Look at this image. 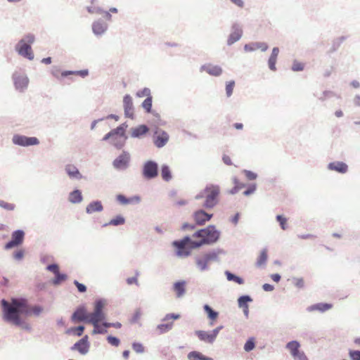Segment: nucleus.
Returning a JSON list of instances; mask_svg holds the SVG:
<instances>
[{
    "label": "nucleus",
    "instance_id": "f257e3e1",
    "mask_svg": "<svg viewBox=\"0 0 360 360\" xmlns=\"http://www.w3.org/2000/svg\"><path fill=\"white\" fill-rule=\"evenodd\" d=\"M2 311V319L7 323L13 324L22 316H31V305L27 300L22 297H12L8 302L5 299L0 301Z\"/></svg>",
    "mask_w": 360,
    "mask_h": 360
},
{
    "label": "nucleus",
    "instance_id": "f03ea898",
    "mask_svg": "<svg viewBox=\"0 0 360 360\" xmlns=\"http://www.w3.org/2000/svg\"><path fill=\"white\" fill-rule=\"evenodd\" d=\"M35 37L33 34H25L15 45V50L21 56L29 60H32L34 58L32 49V44L34 42Z\"/></svg>",
    "mask_w": 360,
    "mask_h": 360
},
{
    "label": "nucleus",
    "instance_id": "7ed1b4c3",
    "mask_svg": "<svg viewBox=\"0 0 360 360\" xmlns=\"http://www.w3.org/2000/svg\"><path fill=\"white\" fill-rule=\"evenodd\" d=\"M205 191H207V196L202 205V207L207 210H212L219 202V196L221 193L220 187L217 184H207L205 186Z\"/></svg>",
    "mask_w": 360,
    "mask_h": 360
},
{
    "label": "nucleus",
    "instance_id": "20e7f679",
    "mask_svg": "<svg viewBox=\"0 0 360 360\" xmlns=\"http://www.w3.org/2000/svg\"><path fill=\"white\" fill-rule=\"evenodd\" d=\"M193 239L188 235L185 236L180 240H175L172 243V246L176 250V255L180 257H186L190 255V250L188 249L191 245Z\"/></svg>",
    "mask_w": 360,
    "mask_h": 360
},
{
    "label": "nucleus",
    "instance_id": "39448f33",
    "mask_svg": "<svg viewBox=\"0 0 360 360\" xmlns=\"http://www.w3.org/2000/svg\"><path fill=\"white\" fill-rule=\"evenodd\" d=\"M141 175L146 180H152L159 175V165L153 160H148L141 167Z\"/></svg>",
    "mask_w": 360,
    "mask_h": 360
},
{
    "label": "nucleus",
    "instance_id": "423d86ee",
    "mask_svg": "<svg viewBox=\"0 0 360 360\" xmlns=\"http://www.w3.org/2000/svg\"><path fill=\"white\" fill-rule=\"evenodd\" d=\"M202 238L207 245H212L217 243L221 236V231L214 225L210 224L203 228Z\"/></svg>",
    "mask_w": 360,
    "mask_h": 360
},
{
    "label": "nucleus",
    "instance_id": "0eeeda50",
    "mask_svg": "<svg viewBox=\"0 0 360 360\" xmlns=\"http://www.w3.org/2000/svg\"><path fill=\"white\" fill-rule=\"evenodd\" d=\"M105 304L106 301L105 299L99 298L95 300L93 312L90 313L91 319L96 321V325H92L94 327L98 326L99 320L106 319V314L103 311Z\"/></svg>",
    "mask_w": 360,
    "mask_h": 360
},
{
    "label": "nucleus",
    "instance_id": "6e6552de",
    "mask_svg": "<svg viewBox=\"0 0 360 360\" xmlns=\"http://www.w3.org/2000/svg\"><path fill=\"white\" fill-rule=\"evenodd\" d=\"M71 321L73 322L80 321L96 325V321L91 319L90 313L87 311L84 305H79L75 309L72 314Z\"/></svg>",
    "mask_w": 360,
    "mask_h": 360
},
{
    "label": "nucleus",
    "instance_id": "1a4fd4ad",
    "mask_svg": "<svg viewBox=\"0 0 360 360\" xmlns=\"http://www.w3.org/2000/svg\"><path fill=\"white\" fill-rule=\"evenodd\" d=\"M25 235V231L22 229L13 231L11 240L4 245V249L8 250L20 246L24 242Z\"/></svg>",
    "mask_w": 360,
    "mask_h": 360
},
{
    "label": "nucleus",
    "instance_id": "9d476101",
    "mask_svg": "<svg viewBox=\"0 0 360 360\" xmlns=\"http://www.w3.org/2000/svg\"><path fill=\"white\" fill-rule=\"evenodd\" d=\"M181 317L179 314L176 313H169L167 314L162 319V322H167L164 323H160L157 326V330L159 331L160 334H164L169 330H171L174 326L173 321H169V320H177Z\"/></svg>",
    "mask_w": 360,
    "mask_h": 360
},
{
    "label": "nucleus",
    "instance_id": "9b49d317",
    "mask_svg": "<svg viewBox=\"0 0 360 360\" xmlns=\"http://www.w3.org/2000/svg\"><path fill=\"white\" fill-rule=\"evenodd\" d=\"M12 142L13 144L28 147L39 144V140L35 136H27L25 135L16 134L13 136Z\"/></svg>",
    "mask_w": 360,
    "mask_h": 360
},
{
    "label": "nucleus",
    "instance_id": "f8f14e48",
    "mask_svg": "<svg viewBox=\"0 0 360 360\" xmlns=\"http://www.w3.org/2000/svg\"><path fill=\"white\" fill-rule=\"evenodd\" d=\"M169 136L168 133L156 127L153 131V142L158 148H163L169 141Z\"/></svg>",
    "mask_w": 360,
    "mask_h": 360
},
{
    "label": "nucleus",
    "instance_id": "ddd939ff",
    "mask_svg": "<svg viewBox=\"0 0 360 360\" xmlns=\"http://www.w3.org/2000/svg\"><path fill=\"white\" fill-rule=\"evenodd\" d=\"M12 79L17 91L23 92L27 88L29 79L25 75L15 72L12 75Z\"/></svg>",
    "mask_w": 360,
    "mask_h": 360
},
{
    "label": "nucleus",
    "instance_id": "4468645a",
    "mask_svg": "<svg viewBox=\"0 0 360 360\" xmlns=\"http://www.w3.org/2000/svg\"><path fill=\"white\" fill-rule=\"evenodd\" d=\"M90 342L87 335H84L81 339L77 341L71 347L72 351H77L82 355H86L90 349Z\"/></svg>",
    "mask_w": 360,
    "mask_h": 360
},
{
    "label": "nucleus",
    "instance_id": "2eb2a0df",
    "mask_svg": "<svg viewBox=\"0 0 360 360\" xmlns=\"http://www.w3.org/2000/svg\"><path fill=\"white\" fill-rule=\"evenodd\" d=\"M130 155L127 151L123 150L112 162L113 167L118 170L126 169L129 165Z\"/></svg>",
    "mask_w": 360,
    "mask_h": 360
},
{
    "label": "nucleus",
    "instance_id": "dca6fc26",
    "mask_svg": "<svg viewBox=\"0 0 360 360\" xmlns=\"http://www.w3.org/2000/svg\"><path fill=\"white\" fill-rule=\"evenodd\" d=\"M202 207L193 213V218L196 225L202 226L213 217V214L207 212Z\"/></svg>",
    "mask_w": 360,
    "mask_h": 360
},
{
    "label": "nucleus",
    "instance_id": "f3484780",
    "mask_svg": "<svg viewBox=\"0 0 360 360\" xmlns=\"http://www.w3.org/2000/svg\"><path fill=\"white\" fill-rule=\"evenodd\" d=\"M123 108L124 116L133 120L134 118V107L132 97L129 94H125L123 97Z\"/></svg>",
    "mask_w": 360,
    "mask_h": 360
},
{
    "label": "nucleus",
    "instance_id": "a211bd4d",
    "mask_svg": "<svg viewBox=\"0 0 360 360\" xmlns=\"http://www.w3.org/2000/svg\"><path fill=\"white\" fill-rule=\"evenodd\" d=\"M200 71H205L210 75L214 77H219L223 72V70L219 65H212L211 63H207L201 65Z\"/></svg>",
    "mask_w": 360,
    "mask_h": 360
},
{
    "label": "nucleus",
    "instance_id": "6ab92c4d",
    "mask_svg": "<svg viewBox=\"0 0 360 360\" xmlns=\"http://www.w3.org/2000/svg\"><path fill=\"white\" fill-rule=\"evenodd\" d=\"M149 132V127L144 124L130 129V136L134 139H142Z\"/></svg>",
    "mask_w": 360,
    "mask_h": 360
},
{
    "label": "nucleus",
    "instance_id": "aec40b11",
    "mask_svg": "<svg viewBox=\"0 0 360 360\" xmlns=\"http://www.w3.org/2000/svg\"><path fill=\"white\" fill-rule=\"evenodd\" d=\"M333 305L328 302H318L308 306L306 308L307 312H313L317 311L320 313H324L333 308Z\"/></svg>",
    "mask_w": 360,
    "mask_h": 360
},
{
    "label": "nucleus",
    "instance_id": "412c9836",
    "mask_svg": "<svg viewBox=\"0 0 360 360\" xmlns=\"http://www.w3.org/2000/svg\"><path fill=\"white\" fill-rule=\"evenodd\" d=\"M327 169L340 174H345L348 171V165L342 161H334L328 164Z\"/></svg>",
    "mask_w": 360,
    "mask_h": 360
},
{
    "label": "nucleus",
    "instance_id": "4be33fe9",
    "mask_svg": "<svg viewBox=\"0 0 360 360\" xmlns=\"http://www.w3.org/2000/svg\"><path fill=\"white\" fill-rule=\"evenodd\" d=\"M117 201L121 205L138 204L141 202V197L139 195H135L131 197L127 198L124 194H117L116 195Z\"/></svg>",
    "mask_w": 360,
    "mask_h": 360
},
{
    "label": "nucleus",
    "instance_id": "5701e85b",
    "mask_svg": "<svg viewBox=\"0 0 360 360\" xmlns=\"http://www.w3.org/2000/svg\"><path fill=\"white\" fill-rule=\"evenodd\" d=\"M108 29V24L101 19H99L92 24L93 33L96 36L103 35Z\"/></svg>",
    "mask_w": 360,
    "mask_h": 360
},
{
    "label": "nucleus",
    "instance_id": "b1692460",
    "mask_svg": "<svg viewBox=\"0 0 360 360\" xmlns=\"http://www.w3.org/2000/svg\"><path fill=\"white\" fill-rule=\"evenodd\" d=\"M65 171L71 179L80 180L83 177L79 170L74 165H67L65 167Z\"/></svg>",
    "mask_w": 360,
    "mask_h": 360
},
{
    "label": "nucleus",
    "instance_id": "393cba45",
    "mask_svg": "<svg viewBox=\"0 0 360 360\" xmlns=\"http://www.w3.org/2000/svg\"><path fill=\"white\" fill-rule=\"evenodd\" d=\"M86 212L92 214L94 212H101L103 210V206L101 200H96L89 202L86 207Z\"/></svg>",
    "mask_w": 360,
    "mask_h": 360
},
{
    "label": "nucleus",
    "instance_id": "a878e982",
    "mask_svg": "<svg viewBox=\"0 0 360 360\" xmlns=\"http://www.w3.org/2000/svg\"><path fill=\"white\" fill-rule=\"evenodd\" d=\"M186 282L184 280H179L173 283L172 290L175 292L177 297H181L186 293Z\"/></svg>",
    "mask_w": 360,
    "mask_h": 360
},
{
    "label": "nucleus",
    "instance_id": "bb28decb",
    "mask_svg": "<svg viewBox=\"0 0 360 360\" xmlns=\"http://www.w3.org/2000/svg\"><path fill=\"white\" fill-rule=\"evenodd\" d=\"M279 51H280L278 47H274L268 59V67L271 71L276 70V64Z\"/></svg>",
    "mask_w": 360,
    "mask_h": 360
},
{
    "label": "nucleus",
    "instance_id": "cd10ccee",
    "mask_svg": "<svg viewBox=\"0 0 360 360\" xmlns=\"http://www.w3.org/2000/svg\"><path fill=\"white\" fill-rule=\"evenodd\" d=\"M194 333L198 338V339L202 342L209 344H212L214 342L210 332L198 330H195Z\"/></svg>",
    "mask_w": 360,
    "mask_h": 360
},
{
    "label": "nucleus",
    "instance_id": "c85d7f7f",
    "mask_svg": "<svg viewBox=\"0 0 360 360\" xmlns=\"http://www.w3.org/2000/svg\"><path fill=\"white\" fill-rule=\"evenodd\" d=\"M212 262L205 254L202 257H196L195 264L200 271L208 270V264Z\"/></svg>",
    "mask_w": 360,
    "mask_h": 360
},
{
    "label": "nucleus",
    "instance_id": "c756f323",
    "mask_svg": "<svg viewBox=\"0 0 360 360\" xmlns=\"http://www.w3.org/2000/svg\"><path fill=\"white\" fill-rule=\"evenodd\" d=\"M159 172H160L163 181L169 182L172 179V173L168 165H162L160 169H159Z\"/></svg>",
    "mask_w": 360,
    "mask_h": 360
},
{
    "label": "nucleus",
    "instance_id": "7c9ffc66",
    "mask_svg": "<svg viewBox=\"0 0 360 360\" xmlns=\"http://www.w3.org/2000/svg\"><path fill=\"white\" fill-rule=\"evenodd\" d=\"M68 200L72 204L80 203L83 200V195L79 189L75 188L69 193Z\"/></svg>",
    "mask_w": 360,
    "mask_h": 360
},
{
    "label": "nucleus",
    "instance_id": "2f4dec72",
    "mask_svg": "<svg viewBox=\"0 0 360 360\" xmlns=\"http://www.w3.org/2000/svg\"><path fill=\"white\" fill-rule=\"evenodd\" d=\"M226 251L221 248H215L205 253V255L212 261V262H219V256L220 255H225Z\"/></svg>",
    "mask_w": 360,
    "mask_h": 360
},
{
    "label": "nucleus",
    "instance_id": "473e14b6",
    "mask_svg": "<svg viewBox=\"0 0 360 360\" xmlns=\"http://www.w3.org/2000/svg\"><path fill=\"white\" fill-rule=\"evenodd\" d=\"M188 360H214L210 356L204 355L198 351H191L187 355Z\"/></svg>",
    "mask_w": 360,
    "mask_h": 360
},
{
    "label": "nucleus",
    "instance_id": "72a5a7b5",
    "mask_svg": "<svg viewBox=\"0 0 360 360\" xmlns=\"http://www.w3.org/2000/svg\"><path fill=\"white\" fill-rule=\"evenodd\" d=\"M224 274L229 281H232L239 285H243L245 283V281L242 277L232 273L229 270H226Z\"/></svg>",
    "mask_w": 360,
    "mask_h": 360
},
{
    "label": "nucleus",
    "instance_id": "f704fd0d",
    "mask_svg": "<svg viewBox=\"0 0 360 360\" xmlns=\"http://www.w3.org/2000/svg\"><path fill=\"white\" fill-rule=\"evenodd\" d=\"M237 302L239 308H245L249 307V303L253 302V299L249 295H243L238 297Z\"/></svg>",
    "mask_w": 360,
    "mask_h": 360
},
{
    "label": "nucleus",
    "instance_id": "c9c22d12",
    "mask_svg": "<svg viewBox=\"0 0 360 360\" xmlns=\"http://www.w3.org/2000/svg\"><path fill=\"white\" fill-rule=\"evenodd\" d=\"M126 221L125 218L122 214H117L112 218L108 223L103 224V226H120L123 225Z\"/></svg>",
    "mask_w": 360,
    "mask_h": 360
},
{
    "label": "nucleus",
    "instance_id": "e433bc0d",
    "mask_svg": "<svg viewBox=\"0 0 360 360\" xmlns=\"http://www.w3.org/2000/svg\"><path fill=\"white\" fill-rule=\"evenodd\" d=\"M85 327L83 325H79L76 327H70L68 328L65 333L68 335H73L77 337L82 336Z\"/></svg>",
    "mask_w": 360,
    "mask_h": 360
},
{
    "label": "nucleus",
    "instance_id": "4c0bfd02",
    "mask_svg": "<svg viewBox=\"0 0 360 360\" xmlns=\"http://www.w3.org/2000/svg\"><path fill=\"white\" fill-rule=\"evenodd\" d=\"M128 137H117L111 139L110 143L117 150L122 149L126 143Z\"/></svg>",
    "mask_w": 360,
    "mask_h": 360
},
{
    "label": "nucleus",
    "instance_id": "58836bf2",
    "mask_svg": "<svg viewBox=\"0 0 360 360\" xmlns=\"http://www.w3.org/2000/svg\"><path fill=\"white\" fill-rule=\"evenodd\" d=\"M203 309L205 312L207 314V318L209 319L214 321L218 318L219 312L213 309L209 304H204Z\"/></svg>",
    "mask_w": 360,
    "mask_h": 360
},
{
    "label": "nucleus",
    "instance_id": "ea45409f",
    "mask_svg": "<svg viewBox=\"0 0 360 360\" xmlns=\"http://www.w3.org/2000/svg\"><path fill=\"white\" fill-rule=\"evenodd\" d=\"M54 275L55 276L52 278L51 283L55 286L59 285L68 279L67 274L60 273V271L55 274Z\"/></svg>",
    "mask_w": 360,
    "mask_h": 360
},
{
    "label": "nucleus",
    "instance_id": "a19ab883",
    "mask_svg": "<svg viewBox=\"0 0 360 360\" xmlns=\"http://www.w3.org/2000/svg\"><path fill=\"white\" fill-rule=\"evenodd\" d=\"M300 343L297 340H291L285 345V348L290 351L291 355L300 351Z\"/></svg>",
    "mask_w": 360,
    "mask_h": 360
},
{
    "label": "nucleus",
    "instance_id": "79ce46f5",
    "mask_svg": "<svg viewBox=\"0 0 360 360\" xmlns=\"http://www.w3.org/2000/svg\"><path fill=\"white\" fill-rule=\"evenodd\" d=\"M347 39V37L345 36H341L340 37H338L335 39L333 41L332 46L329 50V53H333L335 52L341 46V44L343 43V41Z\"/></svg>",
    "mask_w": 360,
    "mask_h": 360
},
{
    "label": "nucleus",
    "instance_id": "37998d69",
    "mask_svg": "<svg viewBox=\"0 0 360 360\" xmlns=\"http://www.w3.org/2000/svg\"><path fill=\"white\" fill-rule=\"evenodd\" d=\"M268 259V255H267V249L264 248L260 252L259 255L258 256L257 259L256 265L257 266H261L262 265H264L266 263Z\"/></svg>",
    "mask_w": 360,
    "mask_h": 360
},
{
    "label": "nucleus",
    "instance_id": "c03bdc74",
    "mask_svg": "<svg viewBox=\"0 0 360 360\" xmlns=\"http://www.w3.org/2000/svg\"><path fill=\"white\" fill-rule=\"evenodd\" d=\"M255 346H256V343H255V338L250 337L245 342L244 346H243V349L246 352H250L255 348Z\"/></svg>",
    "mask_w": 360,
    "mask_h": 360
},
{
    "label": "nucleus",
    "instance_id": "a18cd8bd",
    "mask_svg": "<svg viewBox=\"0 0 360 360\" xmlns=\"http://www.w3.org/2000/svg\"><path fill=\"white\" fill-rule=\"evenodd\" d=\"M233 181L234 186L230 190V193L232 195L237 193L240 188L246 186L245 184L240 183L237 177H233Z\"/></svg>",
    "mask_w": 360,
    "mask_h": 360
},
{
    "label": "nucleus",
    "instance_id": "49530a36",
    "mask_svg": "<svg viewBox=\"0 0 360 360\" xmlns=\"http://www.w3.org/2000/svg\"><path fill=\"white\" fill-rule=\"evenodd\" d=\"M141 107L147 113L152 112L153 96L146 98V99L141 103Z\"/></svg>",
    "mask_w": 360,
    "mask_h": 360
},
{
    "label": "nucleus",
    "instance_id": "de8ad7c7",
    "mask_svg": "<svg viewBox=\"0 0 360 360\" xmlns=\"http://www.w3.org/2000/svg\"><path fill=\"white\" fill-rule=\"evenodd\" d=\"M231 32L243 36V31L242 25L238 21L233 22L231 26Z\"/></svg>",
    "mask_w": 360,
    "mask_h": 360
},
{
    "label": "nucleus",
    "instance_id": "09e8293b",
    "mask_svg": "<svg viewBox=\"0 0 360 360\" xmlns=\"http://www.w3.org/2000/svg\"><path fill=\"white\" fill-rule=\"evenodd\" d=\"M204 245H207L202 239L193 240L191 245L188 249L190 250V255L191 254L192 250L198 249Z\"/></svg>",
    "mask_w": 360,
    "mask_h": 360
},
{
    "label": "nucleus",
    "instance_id": "8fccbe9b",
    "mask_svg": "<svg viewBox=\"0 0 360 360\" xmlns=\"http://www.w3.org/2000/svg\"><path fill=\"white\" fill-rule=\"evenodd\" d=\"M242 37H243L242 35H239V34H236L235 33L231 32L227 38V41H226L227 45L229 46L233 45V44H235L236 42L239 41Z\"/></svg>",
    "mask_w": 360,
    "mask_h": 360
},
{
    "label": "nucleus",
    "instance_id": "3c124183",
    "mask_svg": "<svg viewBox=\"0 0 360 360\" xmlns=\"http://www.w3.org/2000/svg\"><path fill=\"white\" fill-rule=\"evenodd\" d=\"M13 325L21 327L22 329L27 331H30L32 330V327L30 326V325L25 322L22 317H21L19 319H17L16 321L13 323Z\"/></svg>",
    "mask_w": 360,
    "mask_h": 360
},
{
    "label": "nucleus",
    "instance_id": "603ef678",
    "mask_svg": "<svg viewBox=\"0 0 360 360\" xmlns=\"http://www.w3.org/2000/svg\"><path fill=\"white\" fill-rule=\"evenodd\" d=\"M276 219L277 222L279 224L280 227L282 230H286L288 228L287 226V218L283 214H278L276 217Z\"/></svg>",
    "mask_w": 360,
    "mask_h": 360
},
{
    "label": "nucleus",
    "instance_id": "864d4df0",
    "mask_svg": "<svg viewBox=\"0 0 360 360\" xmlns=\"http://www.w3.org/2000/svg\"><path fill=\"white\" fill-rule=\"evenodd\" d=\"M235 84L236 83L234 80H230L226 82V95L228 98L231 96V95L233 94Z\"/></svg>",
    "mask_w": 360,
    "mask_h": 360
},
{
    "label": "nucleus",
    "instance_id": "5fc2aeb1",
    "mask_svg": "<svg viewBox=\"0 0 360 360\" xmlns=\"http://www.w3.org/2000/svg\"><path fill=\"white\" fill-rule=\"evenodd\" d=\"M242 173L245 175L246 179L249 181L255 180L258 176V175L256 172H252L251 170H248V169H243L242 171Z\"/></svg>",
    "mask_w": 360,
    "mask_h": 360
},
{
    "label": "nucleus",
    "instance_id": "6e6d98bb",
    "mask_svg": "<svg viewBox=\"0 0 360 360\" xmlns=\"http://www.w3.org/2000/svg\"><path fill=\"white\" fill-rule=\"evenodd\" d=\"M131 347L138 354H143L145 352L144 346L139 342H132Z\"/></svg>",
    "mask_w": 360,
    "mask_h": 360
},
{
    "label": "nucleus",
    "instance_id": "4d7b16f0",
    "mask_svg": "<svg viewBox=\"0 0 360 360\" xmlns=\"http://www.w3.org/2000/svg\"><path fill=\"white\" fill-rule=\"evenodd\" d=\"M136 96L139 98H143V97H149L152 96L150 93V89L148 87H144L143 89L138 91L136 93Z\"/></svg>",
    "mask_w": 360,
    "mask_h": 360
},
{
    "label": "nucleus",
    "instance_id": "13d9d810",
    "mask_svg": "<svg viewBox=\"0 0 360 360\" xmlns=\"http://www.w3.org/2000/svg\"><path fill=\"white\" fill-rule=\"evenodd\" d=\"M106 340L110 345L114 347H118L120 344V340L112 335H108Z\"/></svg>",
    "mask_w": 360,
    "mask_h": 360
},
{
    "label": "nucleus",
    "instance_id": "bf43d9fd",
    "mask_svg": "<svg viewBox=\"0 0 360 360\" xmlns=\"http://www.w3.org/2000/svg\"><path fill=\"white\" fill-rule=\"evenodd\" d=\"M0 207L8 211H13L14 210L15 205L13 203H9L3 200H0Z\"/></svg>",
    "mask_w": 360,
    "mask_h": 360
},
{
    "label": "nucleus",
    "instance_id": "052dcab7",
    "mask_svg": "<svg viewBox=\"0 0 360 360\" xmlns=\"http://www.w3.org/2000/svg\"><path fill=\"white\" fill-rule=\"evenodd\" d=\"M348 354L350 360H360V350L359 349H349Z\"/></svg>",
    "mask_w": 360,
    "mask_h": 360
},
{
    "label": "nucleus",
    "instance_id": "680f3d73",
    "mask_svg": "<svg viewBox=\"0 0 360 360\" xmlns=\"http://www.w3.org/2000/svg\"><path fill=\"white\" fill-rule=\"evenodd\" d=\"M114 138L117 137H128L126 133L122 131L120 127H117L115 129H111Z\"/></svg>",
    "mask_w": 360,
    "mask_h": 360
},
{
    "label": "nucleus",
    "instance_id": "e2e57ef3",
    "mask_svg": "<svg viewBox=\"0 0 360 360\" xmlns=\"http://www.w3.org/2000/svg\"><path fill=\"white\" fill-rule=\"evenodd\" d=\"M25 257V250L22 249L18 250L13 253V257L16 261H21Z\"/></svg>",
    "mask_w": 360,
    "mask_h": 360
},
{
    "label": "nucleus",
    "instance_id": "0e129e2a",
    "mask_svg": "<svg viewBox=\"0 0 360 360\" xmlns=\"http://www.w3.org/2000/svg\"><path fill=\"white\" fill-rule=\"evenodd\" d=\"M291 70L293 72H300L304 70V64L295 60L292 63Z\"/></svg>",
    "mask_w": 360,
    "mask_h": 360
},
{
    "label": "nucleus",
    "instance_id": "69168bd1",
    "mask_svg": "<svg viewBox=\"0 0 360 360\" xmlns=\"http://www.w3.org/2000/svg\"><path fill=\"white\" fill-rule=\"evenodd\" d=\"M256 190H257V184L255 183L250 184L248 186V188L243 191V195L245 196L250 195L252 193H254Z\"/></svg>",
    "mask_w": 360,
    "mask_h": 360
},
{
    "label": "nucleus",
    "instance_id": "338daca9",
    "mask_svg": "<svg viewBox=\"0 0 360 360\" xmlns=\"http://www.w3.org/2000/svg\"><path fill=\"white\" fill-rule=\"evenodd\" d=\"M294 360H309L306 354L303 351H298L296 353L291 355Z\"/></svg>",
    "mask_w": 360,
    "mask_h": 360
},
{
    "label": "nucleus",
    "instance_id": "774afa93",
    "mask_svg": "<svg viewBox=\"0 0 360 360\" xmlns=\"http://www.w3.org/2000/svg\"><path fill=\"white\" fill-rule=\"evenodd\" d=\"M73 284L76 286L79 292L84 293L86 292L87 288L84 283H79L77 280H75Z\"/></svg>",
    "mask_w": 360,
    "mask_h": 360
}]
</instances>
